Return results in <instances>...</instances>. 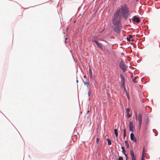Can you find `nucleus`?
<instances>
[{"instance_id":"nucleus-1","label":"nucleus","mask_w":160,"mask_h":160,"mask_svg":"<svg viewBox=\"0 0 160 160\" xmlns=\"http://www.w3.org/2000/svg\"><path fill=\"white\" fill-rule=\"evenodd\" d=\"M120 10H118L114 14L112 19L113 25L112 27L113 30L117 33H119L122 29V25L120 22L121 16L120 14Z\"/></svg>"},{"instance_id":"nucleus-2","label":"nucleus","mask_w":160,"mask_h":160,"mask_svg":"<svg viewBox=\"0 0 160 160\" xmlns=\"http://www.w3.org/2000/svg\"><path fill=\"white\" fill-rule=\"evenodd\" d=\"M122 15L125 18H127L129 15L128 8H125L122 9Z\"/></svg>"},{"instance_id":"nucleus-3","label":"nucleus","mask_w":160,"mask_h":160,"mask_svg":"<svg viewBox=\"0 0 160 160\" xmlns=\"http://www.w3.org/2000/svg\"><path fill=\"white\" fill-rule=\"evenodd\" d=\"M136 119H137L138 121V125L140 128H141V125L142 123V116L141 114H139L138 116H137V114L136 113L135 115Z\"/></svg>"},{"instance_id":"nucleus-4","label":"nucleus","mask_w":160,"mask_h":160,"mask_svg":"<svg viewBox=\"0 0 160 160\" xmlns=\"http://www.w3.org/2000/svg\"><path fill=\"white\" fill-rule=\"evenodd\" d=\"M119 67L122 70L123 72H125L127 69V67L125 65L124 62L121 61L119 64Z\"/></svg>"},{"instance_id":"nucleus-5","label":"nucleus","mask_w":160,"mask_h":160,"mask_svg":"<svg viewBox=\"0 0 160 160\" xmlns=\"http://www.w3.org/2000/svg\"><path fill=\"white\" fill-rule=\"evenodd\" d=\"M120 78L121 79V82L122 84V86H123L124 88H125L124 84V77L122 74H120Z\"/></svg>"},{"instance_id":"nucleus-6","label":"nucleus","mask_w":160,"mask_h":160,"mask_svg":"<svg viewBox=\"0 0 160 160\" xmlns=\"http://www.w3.org/2000/svg\"><path fill=\"white\" fill-rule=\"evenodd\" d=\"M129 130L131 132H133V124L132 122H130L129 124Z\"/></svg>"},{"instance_id":"nucleus-7","label":"nucleus","mask_w":160,"mask_h":160,"mask_svg":"<svg viewBox=\"0 0 160 160\" xmlns=\"http://www.w3.org/2000/svg\"><path fill=\"white\" fill-rule=\"evenodd\" d=\"M133 21L137 22H140V20L139 18L136 16H135L133 17Z\"/></svg>"},{"instance_id":"nucleus-8","label":"nucleus","mask_w":160,"mask_h":160,"mask_svg":"<svg viewBox=\"0 0 160 160\" xmlns=\"http://www.w3.org/2000/svg\"><path fill=\"white\" fill-rule=\"evenodd\" d=\"M130 139L131 140L136 142V139L134 138V135L133 133H131L130 134Z\"/></svg>"},{"instance_id":"nucleus-9","label":"nucleus","mask_w":160,"mask_h":160,"mask_svg":"<svg viewBox=\"0 0 160 160\" xmlns=\"http://www.w3.org/2000/svg\"><path fill=\"white\" fill-rule=\"evenodd\" d=\"M92 41L93 42H94L96 43V45H97V46L99 48H101L102 49V45L100 44V43H98L97 41H95V40H92Z\"/></svg>"},{"instance_id":"nucleus-10","label":"nucleus","mask_w":160,"mask_h":160,"mask_svg":"<svg viewBox=\"0 0 160 160\" xmlns=\"http://www.w3.org/2000/svg\"><path fill=\"white\" fill-rule=\"evenodd\" d=\"M89 72L90 75L91 77V78L92 79H93V77H92V70L90 68H89Z\"/></svg>"},{"instance_id":"nucleus-11","label":"nucleus","mask_w":160,"mask_h":160,"mask_svg":"<svg viewBox=\"0 0 160 160\" xmlns=\"http://www.w3.org/2000/svg\"><path fill=\"white\" fill-rule=\"evenodd\" d=\"M159 60V57L158 56H155L154 58V61H158Z\"/></svg>"},{"instance_id":"nucleus-12","label":"nucleus","mask_w":160,"mask_h":160,"mask_svg":"<svg viewBox=\"0 0 160 160\" xmlns=\"http://www.w3.org/2000/svg\"><path fill=\"white\" fill-rule=\"evenodd\" d=\"M123 127L124 128V129L123 130V138H124L126 136V130L125 126H124Z\"/></svg>"},{"instance_id":"nucleus-13","label":"nucleus","mask_w":160,"mask_h":160,"mask_svg":"<svg viewBox=\"0 0 160 160\" xmlns=\"http://www.w3.org/2000/svg\"><path fill=\"white\" fill-rule=\"evenodd\" d=\"M118 130L116 129H115L114 130V132L115 134L116 137H118Z\"/></svg>"},{"instance_id":"nucleus-14","label":"nucleus","mask_w":160,"mask_h":160,"mask_svg":"<svg viewBox=\"0 0 160 160\" xmlns=\"http://www.w3.org/2000/svg\"><path fill=\"white\" fill-rule=\"evenodd\" d=\"M125 143L127 148H128L129 147V145L128 142L127 141H125Z\"/></svg>"},{"instance_id":"nucleus-15","label":"nucleus","mask_w":160,"mask_h":160,"mask_svg":"<svg viewBox=\"0 0 160 160\" xmlns=\"http://www.w3.org/2000/svg\"><path fill=\"white\" fill-rule=\"evenodd\" d=\"M130 153L131 157H132L135 156L133 151L132 150H130Z\"/></svg>"},{"instance_id":"nucleus-16","label":"nucleus","mask_w":160,"mask_h":160,"mask_svg":"<svg viewBox=\"0 0 160 160\" xmlns=\"http://www.w3.org/2000/svg\"><path fill=\"white\" fill-rule=\"evenodd\" d=\"M138 78L137 76H136L134 79H132V81L135 83H136L137 82V81L136 80V79Z\"/></svg>"},{"instance_id":"nucleus-17","label":"nucleus","mask_w":160,"mask_h":160,"mask_svg":"<svg viewBox=\"0 0 160 160\" xmlns=\"http://www.w3.org/2000/svg\"><path fill=\"white\" fill-rule=\"evenodd\" d=\"M107 141L108 142V144L110 145L112 143L111 140L109 139H107Z\"/></svg>"},{"instance_id":"nucleus-18","label":"nucleus","mask_w":160,"mask_h":160,"mask_svg":"<svg viewBox=\"0 0 160 160\" xmlns=\"http://www.w3.org/2000/svg\"><path fill=\"white\" fill-rule=\"evenodd\" d=\"M145 147H143V151H142V155H144L145 153Z\"/></svg>"},{"instance_id":"nucleus-19","label":"nucleus","mask_w":160,"mask_h":160,"mask_svg":"<svg viewBox=\"0 0 160 160\" xmlns=\"http://www.w3.org/2000/svg\"><path fill=\"white\" fill-rule=\"evenodd\" d=\"M126 111L127 112V113H128L130 111V109L129 108H127L126 109Z\"/></svg>"},{"instance_id":"nucleus-20","label":"nucleus","mask_w":160,"mask_h":160,"mask_svg":"<svg viewBox=\"0 0 160 160\" xmlns=\"http://www.w3.org/2000/svg\"><path fill=\"white\" fill-rule=\"evenodd\" d=\"M127 114V116L128 117V118H129L131 116V114H130L129 113H128Z\"/></svg>"},{"instance_id":"nucleus-21","label":"nucleus","mask_w":160,"mask_h":160,"mask_svg":"<svg viewBox=\"0 0 160 160\" xmlns=\"http://www.w3.org/2000/svg\"><path fill=\"white\" fill-rule=\"evenodd\" d=\"M99 139L98 138H96V142L97 144H98L99 142Z\"/></svg>"},{"instance_id":"nucleus-22","label":"nucleus","mask_w":160,"mask_h":160,"mask_svg":"<svg viewBox=\"0 0 160 160\" xmlns=\"http://www.w3.org/2000/svg\"><path fill=\"white\" fill-rule=\"evenodd\" d=\"M131 157L132 160H136V157L135 156Z\"/></svg>"},{"instance_id":"nucleus-23","label":"nucleus","mask_w":160,"mask_h":160,"mask_svg":"<svg viewBox=\"0 0 160 160\" xmlns=\"http://www.w3.org/2000/svg\"><path fill=\"white\" fill-rule=\"evenodd\" d=\"M123 153L125 155L126 158H127V155L125 153V150L124 152H123V151H122Z\"/></svg>"},{"instance_id":"nucleus-24","label":"nucleus","mask_w":160,"mask_h":160,"mask_svg":"<svg viewBox=\"0 0 160 160\" xmlns=\"http://www.w3.org/2000/svg\"><path fill=\"white\" fill-rule=\"evenodd\" d=\"M84 85L86 86H88L89 85L88 82H84Z\"/></svg>"},{"instance_id":"nucleus-25","label":"nucleus","mask_w":160,"mask_h":160,"mask_svg":"<svg viewBox=\"0 0 160 160\" xmlns=\"http://www.w3.org/2000/svg\"><path fill=\"white\" fill-rule=\"evenodd\" d=\"M118 160H123V158L122 157H119L118 158Z\"/></svg>"},{"instance_id":"nucleus-26","label":"nucleus","mask_w":160,"mask_h":160,"mask_svg":"<svg viewBox=\"0 0 160 160\" xmlns=\"http://www.w3.org/2000/svg\"><path fill=\"white\" fill-rule=\"evenodd\" d=\"M144 155H142L141 160H144Z\"/></svg>"},{"instance_id":"nucleus-27","label":"nucleus","mask_w":160,"mask_h":160,"mask_svg":"<svg viewBox=\"0 0 160 160\" xmlns=\"http://www.w3.org/2000/svg\"><path fill=\"white\" fill-rule=\"evenodd\" d=\"M121 148L122 149V150L123 151V152H124L125 151V150H124V147L123 146H122L121 147Z\"/></svg>"},{"instance_id":"nucleus-28","label":"nucleus","mask_w":160,"mask_h":160,"mask_svg":"<svg viewBox=\"0 0 160 160\" xmlns=\"http://www.w3.org/2000/svg\"><path fill=\"white\" fill-rule=\"evenodd\" d=\"M128 37H129V38L130 39L131 38H132V36L131 35H129Z\"/></svg>"},{"instance_id":"nucleus-29","label":"nucleus","mask_w":160,"mask_h":160,"mask_svg":"<svg viewBox=\"0 0 160 160\" xmlns=\"http://www.w3.org/2000/svg\"><path fill=\"white\" fill-rule=\"evenodd\" d=\"M127 40L128 41H130V38H127Z\"/></svg>"},{"instance_id":"nucleus-30","label":"nucleus","mask_w":160,"mask_h":160,"mask_svg":"<svg viewBox=\"0 0 160 160\" xmlns=\"http://www.w3.org/2000/svg\"><path fill=\"white\" fill-rule=\"evenodd\" d=\"M67 39H68V38H65V43H66V41Z\"/></svg>"},{"instance_id":"nucleus-31","label":"nucleus","mask_w":160,"mask_h":160,"mask_svg":"<svg viewBox=\"0 0 160 160\" xmlns=\"http://www.w3.org/2000/svg\"><path fill=\"white\" fill-rule=\"evenodd\" d=\"M148 120H147L146 121V124H147L148 123Z\"/></svg>"},{"instance_id":"nucleus-32","label":"nucleus","mask_w":160,"mask_h":160,"mask_svg":"<svg viewBox=\"0 0 160 160\" xmlns=\"http://www.w3.org/2000/svg\"><path fill=\"white\" fill-rule=\"evenodd\" d=\"M84 78H86V76L85 75H84Z\"/></svg>"},{"instance_id":"nucleus-33","label":"nucleus","mask_w":160,"mask_h":160,"mask_svg":"<svg viewBox=\"0 0 160 160\" xmlns=\"http://www.w3.org/2000/svg\"><path fill=\"white\" fill-rule=\"evenodd\" d=\"M89 111H87V113H89Z\"/></svg>"},{"instance_id":"nucleus-34","label":"nucleus","mask_w":160,"mask_h":160,"mask_svg":"<svg viewBox=\"0 0 160 160\" xmlns=\"http://www.w3.org/2000/svg\"><path fill=\"white\" fill-rule=\"evenodd\" d=\"M139 0H136V1L137 2H138V1H139Z\"/></svg>"},{"instance_id":"nucleus-35","label":"nucleus","mask_w":160,"mask_h":160,"mask_svg":"<svg viewBox=\"0 0 160 160\" xmlns=\"http://www.w3.org/2000/svg\"><path fill=\"white\" fill-rule=\"evenodd\" d=\"M131 40L132 41H134V40L133 39H132Z\"/></svg>"},{"instance_id":"nucleus-36","label":"nucleus","mask_w":160,"mask_h":160,"mask_svg":"<svg viewBox=\"0 0 160 160\" xmlns=\"http://www.w3.org/2000/svg\"><path fill=\"white\" fill-rule=\"evenodd\" d=\"M77 82H78V80H77Z\"/></svg>"},{"instance_id":"nucleus-37","label":"nucleus","mask_w":160,"mask_h":160,"mask_svg":"<svg viewBox=\"0 0 160 160\" xmlns=\"http://www.w3.org/2000/svg\"><path fill=\"white\" fill-rule=\"evenodd\" d=\"M89 92H88V94H89Z\"/></svg>"}]
</instances>
